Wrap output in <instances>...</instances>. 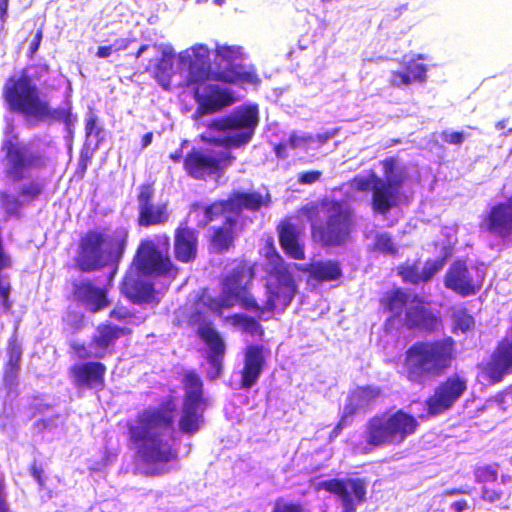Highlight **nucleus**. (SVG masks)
<instances>
[{"label":"nucleus","mask_w":512,"mask_h":512,"mask_svg":"<svg viewBox=\"0 0 512 512\" xmlns=\"http://www.w3.org/2000/svg\"><path fill=\"white\" fill-rule=\"evenodd\" d=\"M264 364L262 348L249 346L246 349L244 368L242 370V387L249 389L259 379Z\"/></svg>","instance_id":"25"},{"label":"nucleus","mask_w":512,"mask_h":512,"mask_svg":"<svg viewBox=\"0 0 512 512\" xmlns=\"http://www.w3.org/2000/svg\"><path fill=\"white\" fill-rule=\"evenodd\" d=\"M279 239L282 248L294 259L304 258V249L299 240V232L291 223H283L280 227Z\"/></svg>","instance_id":"30"},{"label":"nucleus","mask_w":512,"mask_h":512,"mask_svg":"<svg viewBox=\"0 0 512 512\" xmlns=\"http://www.w3.org/2000/svg\"><path fill=\"white\" fill-rule=\"evenodd\" d=\"M258 122L257 106L239 107L227 117L213 121L202 139L227 148H238L250 142Z\"/></svg>","instance_id":"7"},{"label":"nucleus","mask_w":512,"mask_h":512,"mask_svg":"<svg viewBox=\"0 0 512 512\" xmlns=\"http://www.w3.org/2000/svg\"><path fill=\"white\" fill-rule=\"evenodd\" d=\"M105 373L106 367L100 362L78 363L70 368L72 383L77 389H101Z\"/></svg>","instance_id":"21"},{"label":"nucleus","mask_w":512,"mask_h":512,"mask_svg":"<svg viewBox=\"0 0 512 512\" xmlns=\"http://www.w3.org/2000/svg\"><path fill=\"white\" fill-rule=\"evenodd\" d=\"M128 239L126 228L88 232L80 242L77 264L82 271H93L118 262Z\"/></svg>","instance_id":"6"},{"label":"nucleus","mask_w":512,"mask_h":512,"mask_svg":"<svg viewBox=\"0 0 512 512\" xmlns=\"http://www.w3.org/2000/svg\"><path fill=\"white\" fill-rule=\"evenodd\" d=\"M426 72V66L417 63L416 59L412 58L408 62H405L404 70L391 72L390 84L400 88L408 86L414 81L424 82L426 80Z\"/></svg>","instance_id":"28"},{"label":"nucleus","mask_w":512,"mask_h":512,"mask_svg":"<svg viewBox=\"0 0 512 512\" xmlns=\"http://www.w3.org/2000/svg\"><path fill=\"white\" fill-rule=\"evenodd\" d=\"M169 249L170 240L165 235L144 239L138 246L133 265L143 275L173 279L178 270L171 262Z\"/></svg>","instance_id":"10"},{"label":"nucleus","mask_w":512,"mask_h":512,"mask_svg":"<svg viewBox=\"0 0 512 512\" xmlns=\"http://www.w3.org/2000/svg\"><path fill=\"white\" fill-rule=\"evenodd\" d=\"M170 158L174 161V162H179L180 159L182 158V150H178L176 151L175 153H172L170 155Z\"/></svg>","instance_id":"64"},{"label":"nucleus","mask_w":512,"mask_h":512,"mask_svg":"<svg viewBox=\"0 0 512 512\" xmlns=\"http://www.w3.org/2000/svg\"><path fill=\"white\" fill-rule=\"evenodd\" d=\"M315 143L316 139L314 138V135L304 132H293L285 143L279 145L277 148V154L280 155L281 149L284 148L298 149L308 152L309 150L315 149Z\"/></svg>","instance_id":"36"},{"label":"nucleus","mask_w":512,"mask_h":512,"mask_svg":"<svg viewBox=\"0 0 512 512\" xmlns=\"http://www.w3.org/2000/svg\"><path fill=\"white\" fill-rule=\"evenodd\" d=\"M498 476L497 465H486L475 470V478L480 483L494 482Z\"/></svg>","instance_id":"45"},{"label":"nucleus","mask_w":512,"mask_h":512,"mask_svg":"<svg viewBox=\"0 0 512 512\" xmlns=\"http://www.w3.org/2000/svg\"><path fill=\"white\" fill-rule=\"evenodd\" d=\"M74 295L86 309L95 313L108 306L105 292L88 281H82L74 287Z\"/></svg>","instance_id":"24"},{"label":"nucleus","mask_w":512,"mask_h":512,"mask_svg":"<svg viewBox=\"0 0 512 512\" xmlns=\"http://www.w3.org/2000/svg\"><path fill=\"white\" fill-rule=\"evenodd\" d=\"M9 0H0V20L5 22L7 19Z\"/></svg>","instance_id":"60"},{"label":"nucleus","mask_w":512,"mask_h":512,"mask_svg":"<svg viewBox=\"0 0 512 512\" xmlns=\"http://www.w3.org/2000/svg\"><path fill=\"white\" fill-rule=\"evenodd\" d=\"M232 227L229 224L214 229L211 237L212 249L216 252H223L229 248L232 243Z\"/></svg>","instance_id":"37"},{"label":"nucleus","mask_w":512,"mask_h":512,"mask_svg":"<svg viewBox=\"0 0 512 512\" xmlns=\"http://www.w3.org/2000/svg\"><path fill=\"white\" fill-rule=\"evenodd\" d=\"M110 317L119 321H125L126 323H134V316L124 307H117L110 313Z\"/></svg>","instance_id":"50"},{"label":"nucleus","mask_w":512,"mask_h":512,"mask_svg":"<svg viewBox=\"0 0 512 512\" xmlns=\"http://www.w3.org/2000/svg\"><path fill=\"white\" fill-rule=\"evenodd\" d=\"M0 205L9 216H18L24 203L19 196L0 191Z\"/></svg>","instance_id":"39"},{"label":"nucleus","mask_w":512,"mask_h":512,"mask_svg":"<svg viewBox=\"0 0 512 512\" xmlns=\"http://www.w3.org/2000/svg\"><path fill=\"white\" fill-rule=\"evenodd\" d=\"M4 172L13 182L24 179L32 170L42 166L40 154L25 144L7 143Z\"/></svg>","instance_id":"14"},{"label":"nucleus","mask_w":512,"mask_h":512,"mask_svg":"<svg viewBox=\"0 0 512 512\" xmlns=\"http://www.w3.org/2000/svg\"><path fill=\"white\" fill-rule=\"evenodd\" d=\"M42 39V32L38 31L34 37V39L31 41L29 45V55L32 56L36 53V51L39 49L40 42Z\"/></svg>","instance_id":"56"},{"label":"nucleus","mask_w":512,"mask_h":512,"mask_svg":"<svg viewBox=\"0 0 512 512\" xmlns=\"http://www.w3.org/2000/svg\"><path fill=\"white\" fill-rule=\"evenodd\" d=\"M228 151H198L193 150L187 154L184 167L188 175L195 179L217 175L234 161Z\"/></svg>","instance_id":"15"},{"label":"nucleus","mask_w":512,"mask_h":512,"mask_svg":"<svg viewBox=\"0 0 512 512\" xmlns=\"http://www.w3.org/2000/svg\"><path fill=\"white\" fill-rule=\"evenodd\" d=\"M442 268L441 263L437 261H428L421 267L423 281H429Z\"/></svg>","instance_id":"47"},{"label":"nucleus","mask_w":512,"mask_h":512,"mask_svg":"<svg viewBox=\"0 0 512 512\" xmlns=\"http://www.w3.org/2000/svg\"><path fill=\"white\" fill-rule=\"evenodd\" d=\"M250 278V271L244 266L234 269L223 283L219 306L229 308L238 303L243 308L258 313L260 319L268 320L275 309L284 310L291 303L295 284L292 274L285 267L277 266L274 273L269 275L266 284L267 298L263 305H259L248 291Z\"/></svg>","instance_id":"3"},{"label":"nucleus","mask_w":512,"mask_h":512,"mask_svg":"<svg viewBox=\"0 0 512 512\" xmlns=\"http://www.w3.org/2000/svg\"><path fill=\"white\" fill-rule=\"evenodd\" d=\"M130 41L125 38L115 40L111 46L113 47V51L125 50L129 46Z\"/></svg>","instance_id":"58"},{"label":"nucleus","mask_w":512,"mask_h":512,"mask_svg":"<svg viewBox=\"0 0 512 512\" xmlns=\"http://www.w3.org/2000/svg\"><path fill=\"white\" fill-rule=\"evenodd\" d=\"M273 512H303V507L296 503H287L281 499L277 500Z\"/></svg>","instance_id":"49"},{"label":"nucleus","mask_w":512,"mask_h":512,"mask_svg":"<svg viewBox=\"0 0 512 512\" xmlns=\"http://www.w3.org/2000/svg\"><path fill=\"white\" fill-rule=\"evenodd\" d=\"M185 401L181 417L179 419V429L185 434L196 433L202 423V381L194 372H188L184 376Z\"/></svg>","instance_id":"13"},{"label":"nucleus","mask_w":512,"mask_h":512,"mask_svg":"<svg viewBox=\"0 0 512 512\" xmlns=\"http://www.w3.org/2000/svg\"><path fill=\"white\" fill-rule=\"evenodd\" d=\"M304 272H308L310 277L320 281H333L341 276V269L337 262L316 261L300 268Z\"/></svg>","instance_id":"33"},{"label":"nucleus","mask_w":512,"mask_h":512,"mask_svg":"<svg viewBox=\"0 0 512 512\" xmlns=\"http://www.w3.org/2000/svg\"><path fill=\"white\" fill-rule=\"evenodd\" d=\"M154 50L161 52V59L156 65V77L159 83L167 89L170 85V74L173 68L174 50L170 45L153 46Z\"/></svg>","instance_id":"34"},{"label":"nucleus","mask_w":512,"mask_h":512,"mask_svg":"<svg viewBox=\"0 0 512 512\" xmlns=\"http://www.w3.org/2000/svg\"><path fill=\"white\" fill-rule=\"evenodd\" d=\"M241 55L237 46L218 45L216 48V63L224 71L211 72L209 49L203 44H197L178 55V68L185 71L188 84H201L195 90V96L200 106L206 111L221 109L233 102L230 93L220 84H205L206 81L220 80L225 83H235L240 80L241 72L233 62Z\"/></svg>","instance_id":"1"},{"label":"nucleus","mask_w":512,"mask_h":512,"mask_svg":"<svg viewBox=\"0 0 512 512\" xmlns=\"http://www.w3.org/2000/svg\"><path fill=\"white\" fill-rule=\"evenodd\" d=\"M482 229L504 243L512 244V196L505 202L492 207L481 225Z\"/></svg>","instance_id":"20"},{"label":"nucleus","mask_w":512,"mask_h":512,"mask_svg":"<svg viewBox=\"0 0 512 512\" xmlns=\"http://www.w3.org/2000/svg\"><path fill=\"white\" fill-rule=\"evenodd\" d=\"M337 134H338V129H332V130L325 131L323 133H319V134L315 135L314 136V138L316 139L315 149H317V148L321 147L322 145H324L325 143H327L329 140L334 138Z\"/></svg>","instance_id":"52"},{"label":"nucleus","mask_w":512,"mask_h":512,"mask_svg":"<svg viewBox=\"0 0 512 512\" xmlns=\"http://www.w3.org/2000/svg\"><path fill=\"white\" fill-rule=\"evenodd\" d=\"M418 426L416 418L402 410L382 413L368 420L363 437L372 447L400 445L416 432Z\"/></svg>","instance_id":"8"},{"label":"nucleus","mask_w":512,"mask_h":512,"mask_svg":"<svg viewBox=\"0 0 512 512\" xmlns=\"http://www.w3.org/2000/svg\"><path fill=\"white\" fill-rule=\"evenodd\" d=\"M22 356V348L21 345L17 342L16 339H13L9 342L8 347V362L6 368V376L14 377L19 368V363Z\"/></svg>","instance_id":"38"},{"label":"nucleus","mask_w":512,"mask_h":512,"mask_svg":"<svg viewBox=\"0 0 512 512\" xmlns=\"http://www.w3.org/2000/svg\"><path fill=\"white\" fill-rule=\"evenodd\" d=\"M455 353V341L451 337L415 343L406 352L408 379L420 383L426 377L440 376L451 367Z\"/></svg>","instance_id":"5"},{"label":"nucleus","mask_w":512,"mask_h":512,"mask_svg":"<svg viewBox=\"0 0 512 512\" xmlns=\"http://www.w3.org/2000/svg\"><path fill=\"white\" fill-rule=\"evenodd\" d=\"M441 137H442L443 141L450 143V144H455V145H460L464 141V135L461 132L445 131L442 133Z\"/></svg>","instance_id":"54"},{"label":"nucleus","mask_w":512,"mask_h":512,"mask_svg":"<svg viewBox=\"0 0 512 512\" xmlns=\"http://www.w3.org/2000/svg\"><path fill=\"white\" fill-rule=\"evenodd\" d=\"M321 486L338 497L343 512H356L365 501L366 486L361 479H332L322 482Z\"/></svg>","instance_id":"18"},{"label":"nucleus","mask_w":512,"mask_h":512,"mask_svg":"<svg viewBox=\"0 0 512 512\" xmlns=\"http://www.w3.org/2000/svg\"><path fill=\"white\" fill-rule=\"evenodd\" d=\"M44 185L40 181H30L22 184L19 188V197L26 203H31L36 200L43 192Z\"/></svg>","instance_id":"40"},{"label":"nucleus","mask_w":512,"mask_h":512,"mask_svg":"<svg viewBox=\"0 0 512 512\" xmlns=\"http://www.w3.org/2000/svg\"><path fill=\"white\" fill-rule=\"evenodd\" d=\"M451 508L454 512H463L468 508V504L466 501H457L451 505Z\"/></svg>","instance_id":"61"},{"label":"nucleus","mask_w":512,"mask_h":512,"mask_svg":"<svg viewBox=\"0 0 512 512\" xmlns=\"http://www.w3.org/2000/svg\"><path fill=\"white\" fill-rule=\"evenodd\" d=\"M270 202L271 197L269 193L265 195L259 192L236 193L228 200V205L231 206V211H234L237 219L242 209L257 211L261 207H268Z\"/></svg>","instance_id":"27"},{"label":"nucleus","mask_w":512,"mask_h":512,"mask_svg":"<svg viewBox=\"0 0 512 512\" xmlns=\"http://www.w3.org/2000/svg\"><path fill=\"white\" fill-rule=\"evenodd\" d=\"M129 332L126 327L102 324L87 345L73 341L70 347L79 359H103L112 354L116 341Z\"/></svg>","instance_id":"12"},{"label":"nucleus","mask_w":512,"mask_h":512,"mask_svg":"<svg viewBox=\"0 0 512 512\" xmlns=\"http://www.w3.org/2000/svg\"><path fill=\"white\" fill-rule=\"evenodd\" d=\"M454 332L466 333L474 328V318L465 309L455 310L453 313Z\"/></svg>","instance_id":"42"},{"label":"nucleus","mask_w":512,"mask_h":512,"mask_svg":"<svg viewBox=\"0 0 512 512\" xmlns=\"http://www.w3.org/2000/svg\"><path fill=\"white\" fill-rule=\"evenodd\" d=\"M154 190L150 185H142L137 197L138 224L149 227L162 225L169 219L167 205L153 201Z\"/></svg>","instance_id":"19"},{"label":"nucleus","mask_w":512,"mask_h":512,"mask_svg":"<svg viewBox=\"0 0 512 512\" xmlns=\"http://www.w3.org/2000/svg\"><path fill=\"white\" fill-rule=\"evenodd\" d=\"M198 236L195 230L180 226L175 233L174 252L177 260L188 263L196 258Z\"/></svg>","instance_id":"23"},{"label":"nucleus","mask_w":512,"mask_h":512,"mask_svg":"<svg viewBox=\"0 0 512 512\" xmlns=\"http://www.w3.org/2000/svg\"><path fill=\"white\" fill-rule=\"evenodd\" d=\"M400 275L406 282H410L413 284L424 282L421 273V267L417 265L402 267L400 270Z\"/></svg>","instance_id":"46"},{"label":"nucleus","mask_w":512,"mask_h":512,"mask_svg":"<svg viewBox=\"0 0 512 512\" xmlns=\"http://www.w3.org/2000/svg\"><path fill=\"white\" fill-rule=\"evenodd\" d=\"M322 172L318 170L302 172L298 174L300 184L311 185L320 180Z\"/></svg>","instance_id":"48"},{"label":"nucleus","mask_w":512,"mask_h":512,"mask_svg":"<svg viewBox=\"0 0 512 512\" xmlns=\"http://www.w3.org/2000/svg\"><path fill=\"white\" fill-rule=\"evenodd\" d=\"M121 290L133 302L149 303L153 299V286L149 283L140 282L131 275L124 278Z\"/></svg>","instance_id":"32"},{"label":"nucleus","mask_w":512,"mask_h":512,"mask_svg":"<svg viewBox=\"0 0 512 512\" xmlns=\"http://www.w3.org/2000/svg\"><path fill=\"white\" fill-rule=\"evenodd\" d=\"M325 223L313 226L314 237L324 245H341L347 240L352 225L349 208L337 202H329L323 206Z\"/></svg>","instance_id":"11"},{"label":"nucleus","mask_w":512,"mask_h":512,"mask_svg":"<svg viewBox=\"0 0 512 512\" xmlns=\"http://www.w3.org/2000/svg\"><path fill=\"white\" fill-rule=\"evenodd\" d=\"M437 318L414 299L406 312V325L410 328L433 329Z\"/></svg>","instance_id":"31"},{"label":"nucleus","mask_w":512,"mask_h":512,"mask_svg":"<svg viewBox=\"0 0 512 512\" xmlns=\"http://www.w3.org/2000/svg\"><path fill=\"white\" fill-rule=\"evenodd\" d=\"M381 390L378 387H359L349 397V403L345 405L346 413L353 416L356 411L369 407L380 396Z\"/></svg>","instance_id":"29"},{"label":"nucleus","mask_w":512,"mask_h":512,"mask_svg":"<svg viewBox=\"0 0 512 512\" xmlns=\"http://www.w3.org/2000/svg\"><path fill=\"white\" fill-rule=\"evenodd\" d=\"M112 52H113V47L111 45L101 46L98 48L96 55L99 58H107L112 54Z\"/></svg>","instance_id":"59"},{"label":"nucleus","mask_w":512,"mask_h":512,"mask_svg":"<svg viewBox=\"0 0 512 512\" xmlns=\"http://www.w3.org/2000/svg\"><path fill=\"white\" fill-rule=\"evenodd\" d=\"M373 249L383 254H394L396 252L395 244L386 232L376 234Z\"/></svg>","instance_id":"44"},{"label":"nucleus","mask_w":512,"mask_h":512,"mask_svg":"<svg viewBox=\"0 0 512 512\" xmlns=\"http://www.w3.org/2000/svg\"><path fill=\"white\" fill-rule=\"evenodd\" d=\"M152 139H153V134H152L151 132L146 133V134L142 137V148H146V147H148V146L151 144Z\"/></svg>","instance_id":"63"},{"label":"nucleus","mask_w":512,"mask_h":512,"mask_svg":"<svg viewBox=\"0 0 512 512\" xmlns=\"http://www.w3.org/2000/svg\"><path fill=\"white\" fill-rule=\"evenodd\" d=\"M384 177L371 174L369 177H357L354 186L360 191L372 190V209L375 213L385 215L397 205L400 188L404 181V172L395 166L392 159L383 162Z\"/></svg>","instance_id":"9"},{"label":"nucleus","mask_w":512,"mask_h":512,"mask_svg":"<svg viewBox=\"0 0 512 512\" xmlns=\"http://www.w3.org/2000/svg\"><path fill=\"white\" fill-rule=\"evenodd\" d=\"M242 325H243L244 329L252 335L262 333L261 326L259 325V323L256 320H254L252 318L242 317Z\"/></svg>","instance_id":"51"},{"label":"nucleus","mask_w":512,"mask_h":512,"mask_svg":"<svg viewBox=\"0 0 512 512\" xmlns=\"http://www.w3.org/2000/svg\"><path fill=\"white\" fill-rule=\"evenodd\" d=\"M203 212L205 217L202 221L203 225H207L219 215H224L226 225L229 224L230 226H234L237 222L234 211H231V206L228 205V200L215 202L208 207H204Z\"/></svg>","instance_id":"35"},{"label":"nucleus","mask_w":512,"mask_h":512,"mask_svg":"<svg viewBox=\"0 0 512 512\" xmlns=\"http://www.w3.org/2000/svg\"><path fill=\"white\" fill-rule=\"evenodd\" d=\"M175 407L167 403L146 409L129 425L130 439L145 462L167 463L176 457L172 449Z\"/></svg>","instance_id":"4"},{"label":"nucleus","mask_w":512,"mask_h":512,"mask_svg":"<svg viewBox=\"0 0 512 512\" xmlns=\"http://www.w3.org/2000/svg\"><path fill=\"white\" fill-rule=\"evenodd\" d=\"M466 389V378L458 374L448 377L427 400L428 412L431 415H439L447 411L460 399Z\"/></svg>","instance_id":"17"},{"label":"nucleus","mask_w":512,"mask_h":512,"mask_svg":"<svg viewBox=\"0 0 512 512\" xmlns=\"http://www.w3.org/2000/svg\"><path fill=\"white\" fill-rule=\"evenodd\" d=\"M500 497H501V494L495 490L484 488L482 491V498L485 501L493 503V502L499 500Z\"/></svg>","instance_id":"55"},{"label":"nucleus","mask_w":512,"mask_h":512,"mask_svg":"<svg viewBox=\"0 0 512 512\" xmlns=\"http://www.w3.org/2000/svg\"><path fill=\"white\" fill-rule=\"evenodd\" d=\"M512 372V342L503 341L492 356L489 373L494 381H500L504 374Z\"/></svg>","instance_id":"26"},{"label":"nucleus","mask_w":512,"mask_h":512,"mask_svg":"<svg viewBox=\"0 0 512 512\" xmlns=\"http://www.w3.org/2000/svg\"><path fill=\"white\" fill-rule=\"evenodd\" d=\"M0 512H10L6 503L3 479L0 477Z\"/></svg>","instance_id":"57"},{"label":"nucleus","mask_w":512,"mask_h":512,"mask_svg":"<svg viewBox=\"0 0 512 512\" xmlns=\"http://www.w3.org/2000/svg\"><path fill=\"white\" fill-rule=\"evenodd\" d=\"M97 122V116L93 112L88 113L85 123L86 139L87 141L95 139L96 146H98L99 142L104 138V130L98 125Z\"/></svg>","instance_id":"41"},{"label":"nucleus","mask_w":512,"mask_h":512,"mask_svg":"<svg viewBox=\"0 0 512 512\" xmlns=\"http://www.w3.org/2000/svg\"><path fill=\"white\" fill-rule=\"evenodd\" d=\"M198 333L209 348L208 362L211 369L208 371V375L211 379H215L222 372V361L225 353L224 341L210 324H201Z\"/></svg>","instance_id":"22"},{"label":"nucleus","mask_w":512,"mask_h":512,"mask_svg":"<svg viewBox=\"0 0 512 512\" xmlns=\"http://www.w3.org/2000/svg\"><path fill=\"white\" fill-rule=\"evenodd\" d=\"M48 74L49 66L39 62L10 76L2 87L3 101L9 112L22 116L29 123L63 122L69 127L71 108L68 105L53 108L38 86Z\"/></svg>","instance_id":"2"},{"label":"nucleus","mask_w":512,"mask_h":512,"mask_svg":"<svg viewBox=\"0 0 512 512\" xmlns=\"http://www.w3.org/2000/svg\"><path fill=\"white\" fill-rule=\"evenodd\" d=\"M410 296L402 290L394 291L387 297V307L390 312L398 315L402 312L403 308L409 302Z\"/></svg>","instance_id":"43"},{"label":"nucleus","mask_w":512,"mask_h":512,"mask_svg":"<svg viewBox=\"0 0 512 512\" xmlns=\"http://www.w3.org/2000/svg\"><path fill=\"white\" fill-rule=\"evenodd\" d=\"M351 419H352V416L350 414L346 413L345 410H343V415H342L339 423L336 425V427L331 432L330 439L336 438L341 433L342 429L351 423Z\"/></svg>","instance_id":"53"},{"label":"nucleus","mask_w":512,"mask_h":512,"mask_svg":"<svg viewBox=\"0 0 512 512\" xmlns=\"http://www.w3.org/2000/svg\"><path fill=\"white\" fill-rule=\"evenodd\" d=\"M485 278L483 265L467 267L464 262L453 263L444 278L446 288L460 296L475 295L482 287Z\"/></svg>","instance_id":"16"},{"label":"nucleus","mask_w":512,"mask_h":512,"mask_svg":"<svg viewBox=\"0 0 512 512\" xmlns=\"http://www.w3.org/2000/svg\"><path fill=\"white\" fill-rule=\"evenodd\" d=\"M445 230L447 231V237H448L447 245L454 244L456 242L455 229L454 228H445Z\"/></svg>","instance_id":"62"}]
</instances>
